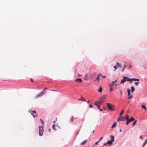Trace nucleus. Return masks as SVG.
I'll list each match as a JSON object with an SVG mask.
<instances>
[{
    "label": "nucleus",
    "mask_w": 147,
    "mask_h": 147,
    "mask_svg": "<svg viewBox=\"0 0 147 147\" xmlns=\"http://www.w3.org/2000/svg\"><path fill=\"white\" fill-rule=\"evenodd\" d=\"M78 134V132H77L76 134V135H77Z\"/></svg>",
    "instance_id": "51"
},
{
    "label": "nucleus",
    "mask_w": 147,
    "mask_h": 147,
    "mask_svg": "<svg viewBox=\"0 0 147 147\" xmlns=\"http://www.w3.org/2000/svg\"><path fill=\"white\" fill-rule=\"evenodd\" d=\"M132 80H134V81H139L140 80L139 79L136 78H132Z\"/></svg>",
    "instance_id": "20"
},
{
    "label": "nucleus",
    "mask_w": 147,
    "mask_h": 147,
    "mask_svg": "<svg viewBox=\"0 0 147 147\" xmlns=\"http://www.w3.org/2000/svg\"><path fill=\"white\" fill-rule=\"evenodd\" d=\"M106 104L108 107V109L109 110L114 111V110L113 109L114 107V105L108 103H107Z\"/></svg>",
    "instance_id": "3"
},
{
    "label": "nucleus",
    "mask_w": 147,
    "mask_h": 147,
    "mask_svg": "<svg viewBox=\"0 0 147 147\" xmlns=\"http://www.w3.org/2000/svg\"><path fill=\"white\" fill-rule=\"evenodd\" d=\"M116 63H117V66H118L120 68H121V65L119 64V63H118L117 62H116Z\"/></svg>",
    "instance_id": "22"
},
{
    "label": "nucleus",
    "mask_w": 147,
    "mask_h": 147,
    "mask_svg": "<svg viewBox=\"0 0 147 147\" xmlns=\"http://www.w3.org/2000/svg\"><path fill=\"white\" fill-rule=\"evenodd\" d=\"M125 117H119L117 119V121H125Z\"/></svg>",
    "instance_id": "6"
},
{
    "label": "nucleus",
    "mask_w": 147,
    "mask_h": 147,
    "mask_svg": "<svg viewBox=\"0 0 147 147\" xmlns=\"http://www.w3.org/2000/svg\"><path fill=\"white\" fill-rule=\"evenodd\" d=\"M136 122H137L136 120L134 121V122H133V123H132L133 126L135 125L136 124Z\"/></svg>",
    "instance_id": "25"
},
{
    "label": "nucleus",
    "mask_w": 147,
    "mask_h": 147,
    "mask_svg": "<svg viewBox=\"0 0 147 147\" xmlns=\"http://www.w3.org/2000/svg\"><path fill=\"white\" fill-rule=\"evenodd\" d=\"M102 139V137H101L100 138L99 140L98 141L99 142L100 140H101Z\"/></svg>",
    "instance_id": "38"
},
{
    "label": "nucleus",
    "mask_w": 147,
    "mask_h": 147,
    "mask_svg": "<svg viewBox=\"0 0 147 147\" xmlns=\"http://www.w3.org/2000/svg\"><path fill=\"white\" fill-rule=\"evenodd\" d=\"M55 121H54L53 122V123H55Z\"/></svg>",
    "instance_id": "55"
},
{
    "label": "nucleus",
    "mask_w": 147,
    "mask_h": 147,
    "mask_svg": "<svg viewBox=\"0 0 147 147\" xmlns=\"http://www.w3.org/2000/svg\"><path fill=\"white\" fill-rule=\"evenodd\" d=\"M132 97V96H129L127 97V98L128 99H130Z\"/></svg>",
    "instance_id": "33"
},
{
    "label": "nucleus",
    "mask_w": 147,
    "mask_h": 147,
    "mask_svg": "<svg viewBox=\"0 0 147 147\" xmlns=\"http://www.w3.org/2000/svg\"><path fill=\"white\" fill-rule=\"evenodd\" d=\"M42 127V126H38V127L39 128V129H41Z\"/></svg>",
    "instance_id": "37"
},
{
    "label": "nucleus",
    "mask_w": 147,
    "mask_h": 147,
    "mask_svg": "<svg viewBox=\"0 0 147 147\" xmlns=\"http://www.w3.org/2000/svg\"><path fill=\"white\" fill-rule=\"evenodd\" d=\"M89 102H90V101H89V100L87 102V103H89Z\"/></svg>",
    "instance_id": "53"
},
{
    "label": "nucleus",
    "mask_w": 147,
    "mask_h": 147,
    "mask_svg": "<svg viewBox=\"0 0 147 147\" xmlns=\"http://www.w3.org/2000/svg\"><path fill=\"white\" fill-rule=\"evenodd\" d=\"M116 124H117V123L116 122H115L112 125V127H111V128H114V127H115L116 125Z\"/></svg>",
    "instance_id": "12"
},
{
    "label": "nucleus",
    "mask_w": 147,
    "mask_h": 147,
    "mask_svg": "<svg viewBox=\"0 0 147 147\" xmlns=\"http://www.w3.org/2000/svg\"><path fill=\"white\" fill-rule=\"evenodd\" d=\"M43 126H42V127L41 129H39V135L40 136H42L43 135Z\"/></svg>",
    "instance_id": "7"
},
{
    "label": "nucleus",
    "mask_w": 147,
    "mask_h": 147,
    "mask_svg": "<svg viewBox=\"0 0 147 147\" xmlns=\"http://www.w3.org/2000/svg\"><path fill=\"white\" fill-rule=\"evenodd\" d=\"M125 69V68H123V69H122V72H123V71H124V70Z\"/></svg>",
    "instance_id": "46"
},
{
    "label": "nucleus",
    "mask_w": 147,
    "mask_h": 147,
    "mask_svg": "<svg viewBox=\"0 0 147 147\" xmlns=\"http://www.w3.org/2000/svg\"><path fill=\"white\" fill-rule=\"evenodd\" d=\"M99 142L98 141L97 142H96L95 143V145H96Z\"/></svg>",
    "instance_id": "41"
},
{
    "label": "nucleus",
    "mask_w": 147,
    "mask_h": 147,
    "mask_svg": "<svg viewBox=\"0 0 147 147\" xmlns=\"http://www.w3.org/2000/svg\"><path fill=\"white\" fill-rule=\"evenodd\" d=\"M141 107L142 108L144 109L145 110H146V108L145 105H142L141 106Z\"/></svg>",
    "instance_id": "16"
},
{
    "label": "nucleus",
    "mask_w": 147,
    "mask_h": 147,
    "mask_svg": "<svg viewBox=\"0 0 147 147\" xmlns=\"http://www.w3.org/2000/svg\"><path fill=\"white\" fill-rule=\"evenodd\" d=\"M123 79L121 80V83H123L126 81V79L127 78V77L126 76H123Z\"/></svg>",
    "instance_id": "8"
},
{
    "label": "nucleus",
    "mask_w": 147,
    "mask_h": 147,
    "mask_svg": "<svg viewBox=\"0 0 147 147\" xmlns=\"http://www.w3.org/2000/svg\"><path fill=\"white\" fill-rule=\"evenodd\" d=\"M139 82H134V84L136 85L137 86L139 83Z\"/></svg>",
    "instance_id": "29"
},
{
    "label": "nucleus",
    "mask_w": 147,
    "mask_h": 147,
    "mask_svg": "<svg viewBox=\"0 0 147 147\" xmlns=\"http://www.w3.org/2000/svg\"><path fill=\"white\" fill-rule=\"evenodd\" d=\"M140 138L141 139H142V136H140Z\"/></svg>",
    "instance_id": "47"
},
{
    "label": "nucleus",
    "mask_w": 147,
    "mask_h": 147,
    "mask_svg": "<svg viewBox=\"0 0 147 147\" xmlns=\"http://www.w3.org/2000/svg\"><path fill=\"white\" fill-rule=\"evenodd\" d=\"M131 92H133L135 90L134 87L133 86H131Z\"/></svg>",
    "instance_id": "11"
},
{
    "label": "nucleus",
    "mask_w": 147,
    "mask_h": 147,
    "mask_svg": "<svg viewBox=\"0 0 147 147\" xmlns=\"http://www.w3.org/2000/svg\"><path fill=\"white\" fill-rule=\"evenodd\" d=\"M113 88H110V90L111 91H112L113 90Z\"/></svg>",
    "instance_id": "36"
},
{
    "label": "nucleus",
    "mask_w": 147,
    "mask_h": 147,
    "mask_svg": "<svg viewBox=\"0 0 147 147\" xmlns=\"http://www.w3.org/2000/svg\"><path fill=\"white\" fill-rule=\"evenodd\" d=\"M86 142H87V140H84V141L83 142H82L80 144L81 145H83Z\"/></svg>",
    "instance_id": "21"
},
{
    "label": "nucleus",
    "mask_w": 147,
    "mask_h": 147,
    "mask_svg": "<svg viewBox=\"0 0 147 147\" xmlns=\"http://www.w3.org/2000/svg\"><path fill=\"white\" fill-rule=\"evenodd\" d=\"M32 112L36 114L35 111H32Z\"/></svg>",
    "instance_id": "44"
},
{
    "label": "nucleus",
    "mask_w": 147,
    "mask_h": 147,
    "mask_svg": "<svg viewBox=\"0 0 147 147\" xmlns=\"http://www.w3.org/2000/svg\"><path fill=\"white\" fill-rule=\"evenodd\" d=\"M46 88H44V90H44V92H45V90L46 89Z\"/></svg>",
    "instance_id": "49"
},
{
    "label": "nucleus",
    "mask_w": 147,
    "mask_h": 147,
    "mask_svg": "<svg viewBox=\"0 0 147 147\" xmlns=\"http://www.w3.org/2000/svg\"><path fill=\"white\" fill-rule=\"evenodd\" d=\"M132 67V66L131 65H129V67H128V69H129V68H131Z\"/></svg>",
    "instance_id": "35"
},
{
    "label": "nucleus",
    "mask_w": 147,
    "mask_h": 147,
    "mask_svg": "<svg viewBox=\"0 0 147 147\" xmlns=\"http://www.w3.org/2000/svg\"><path fill=\"white\" fill-rule=\"evenodd\" d=\"M73 117H72L71 119V121H73Z\"/></svg>",
    "instance_id": "42"
},
{
    "label": "nucleus",
    "mask_w": 147,
    "mask_h": 147,
    "mask_svg": "<svg viewBox=\"0 0 147 147\" xmlns=\"http://www.w3.org/2000/svg\"><path fill=\"white\" fill-rule=\"evenodd\" d=\"M120 93L121 94V95H122L123 94V93H122V91H121L120 92Z\"/></svg>",
    "instance_id": "43"
},
{
    "label": "nucleus",
    "mask_w": 147,
    "mask_h": 147,
    "mask_svg": "<svg viewBox=\"0 0 147 147\" xmlns=\"http://www.w3.org/2000/svg\"><path fill=\"white\" fill-rule=\"evenodd\" d=\"M46 92H44V90L42 91L40 93L38 94L35 97L36 98H37L42 96Z\"/></svg>",
    "instance_id": "4"
},
{
    "label": "nucleus",
    "mask_w": 147,
    "mask_h": 147,
    "mask_svg": "<svg viewBox=\"0 0 147 147\" xmlns=\"http://www.w3.org/2000/svg\"><path fill=\"white\" fill-rule=\"evenodd\" d=\"M103 145L101 147H103Z\"/></svg>",
    "instance_id": "60"
},
{
    "label": "nucleus",
    "mask_w": 147,
    "mask_h": 147,
    "mask_svg": "<svg viewBox=\"0 0 147 147\" xmlns=\"http://www.w3.org/2000/svg\"><path fill=\"white\" fill-rule=\"evenodd\" d=\"M129 120L130 122H131L134 121V119L133 117H131L130 118Z\"/></svg>",
    "instance_id": "17"
},
{
    "label": "nucleus",
    "mask_w": 147,
    "mask_h": 147,
    "mask_svg": "<svg viewBox=\"0 0 147 147\" xmlns=\"http://www.w3.org/2000/svg\"><path fill=\"white\" fill-rule=\"evenodd\" d=\"M97 103H98V102H97V101L96 102H95V105L96 106H98V105H97Z\"/></svg>",
    "instance_id": "39"
},
{
    "label": "nucleus",
    "mask_w": 147,
    "mask_h": 147,
    "mask_svg": "<svg viewBox=\"0 0 147 147\" xmlns=\"http://www.w3.org/2000/svg\"><path fill=\"white\" fill-rule=\"evenodd\" d=\"M97 108L99 109V110H100V112L102 111V110H103L102 109H100V106H99V105H98V107H97Z\"/></svg>",
    "instance_id": "19"
},
{
    "label": "nucleus",
    "mask_w": 147,
    "mask_h": 147,
    "mask_svg": "<svg viewBox=\"0 0 147 147\" xmlns=\"http://www.w3.org/2000/svg\"><path fill=\"white\" fill-rule=\"evenodd\" d=\"M40 121H41V122H42V124H43V123H44V122H43V121H42V119H40Z\"/></svg>",
    "instance_id": "34"
},
{
    "label": "nucleus",
    "mask_w": 147,
    "mask_h": 147,
    "mask_svg": "<svg viewBox=\"0 0 147 147\" xmlns=\"http://www.w3.org/2000/svg\"><path fill=\"white\" fill-rule=\"evenodd\" d=\"M30 80L32 82H33V80L32 78L30 79Z\"/></svg>",
    "instance_id": "48"
},
{
    "label": "nucleus",
    "mask_w": 147,
    "mask_h": 147,
    "mask_svg": "<svg viewBox=\"0 0 147 147\" xmlns=\"http://www.w3.org/2000/svg\"><path fill=\"white\" fill-rule=\"evenodd\" d=\"M127 120V121H126V125H128L129 123L130 122V121H129V120Z\"/></svg>",
    "instance_id": "28"
},
{
    "label": "nucleus",
    "mask_w": 147,
    "mask_h": 147,
    "mask_svg": "<svg viewBox=\"0 0 147 147\" xmlns=\"http://www.w3.org/2000/svg\"><path fill=\"white\" fill-rule=\"evenodd\" d=\"M117 81V80H116L115 81H114V82H116Z\"/></svg>",
    "instance_id": "50"
},
{
    "label": "nucleus",
    "mask_w": 147,
    "mask_h": 147,
    "mask_svg": "<svg viewBox=\"0 0 147 147\" xmlns=\"http://www.w3.org/2000/svg\"><path fill=\"white\" fill-rule=\"evenodd\" d=\"M94 130L93 131H92V133H94Z\"/></svg>",
    "instance_id": "57"
},
{
    "label": "nucleus",
    "mask_w": 147,
    "mask_h": 147,
    "mask_svg": "<svg viewBox=\"0 0 147 147\" xmlns=\"http://www.w3.org/2000/svg\"><path fill=\"white\" fill-rule=\"evenodd\" d=\"M31 115H32L33 118H35V116L34 114L33 113H31Z\"/></svg>",
    "instance_id": "31"
},
{
    "label": "nucleus",
    "mask_w": 147,
    "mask_h": 147,
    "mask_svg": "<svg viewBox=\"0 0 147 147\" xmlns=\"http://www.w3.org/2000/svg\"><path fill=\"white\" fill-rule=\"evenodd\" d=\"M124 109L122 111H121V113L119 114V115L120 116L122 115V114H123V112L124 111Z\"/></svg>",
    "instance_id": "24"
},
{
    "label": "nucleus",
    "mask_w": 147,
    "mask_h": 147,
    "mask_svg": "<svg viewBox=\"0 0 147 147\" xmlns=\"http://www.w3.org/2000/svg\"><path fill=\"white\" fill-rule=\"evenodd\" d=\"M114 81H113L112 82V83H111V84H109V86L110 87H111L112 86H113L114 85Z\"/></svg>",
    "instance_id": "18"
},
{
    "label": "nucleus",
    "mask_w": 147,
    "mask_h": 147,
    "mask_svg": "<svg viewBox=\"0 0 147 147\" xmlns=\"http://www.w3.org/2000/svg\"><path fill=\"white\" fill-rule=\"evenodd\" d=\"M102 76L103 77V78H105V76Z\"/></svg>",
    "instance_id": "52"
},
{
    "label": "nucleus",
    "mask_w": 147,
    "mask_h": 147,
    "mask_svg": "<svg viewBox=\"0 0 147 147\" xmlns=\"http://www.w3.org/2000/svg\"><path fill=\"white\" fill-rule=\"evenodd\" d=\"M120 132H121V131H122V130H121V129H120Z\"/></svg>",
    "instance_id": "56"
},
{
    "label": "nucleus",
    "mask_w": 147,
    "mask_h": 147,
    "mask_svg": "<svg viewBox=\"0 0 147 147\" xmlns=\"http://www.w3.org/2000/svg\"><path fill=\"white\" fill-rule=\"evenodd\" d=\"M105 98V95H104L103 96L100 98V100L99 101H97V102L99 105L101 104L104 101V99Z\"/></svg>",
    "instance_id": "5"
},
{
    "label": "nucleus",
    "mask_w": 147,
    "mask_h": 147,
    "mask_svg": "<svg viewBox=\"0 0 147 147\" xmlns=\"http://www.w3.org/2000/svg\"><path fill=\"white\" fill-rule=\"evenodd\" d=\"M89 107L90 108H92L93 107L92 105L91 104H90L89 105Z\"/></svg>",
    "instance_id": "32"
},
{
    "label": "nucleus",
    "mask_w": 147,
    "mask_h": 147,
    "mask_svg": "<svg viewBox=\"0 0 147 147\" xmlns=\"http://www.w3.org/2000/svg\"><path fill=\"white\" fill-rule=\"evenodd\" d=\"M126 65L125 64V65H124V68H126Z\"/></svg>",
    "instance_id": "45"
},
{
    "label": "nucleus",
    "mask_w": 147,
    "mask_h": 147,
    "mask_svg": "<svg viewBox=\"0 0 147 147\" xmlns=\"http://www.w3.org/2000/svg\"><path fill=\"white\" fill-rule=\"evenodd\" d=\"M127 81H129L130 83H131L132 82L133 80H132V78H127Z\"/></svg>",
    "instance_id": "10"
},
{
    "label": "nucleus",
    "mask_w": 147,
    "mask_h": 147,
    "mask_svg": "<svg viewBox=\"0 0 147 147\" xmlns=\"http://www.w3.org/2000/svg\"><path fill=\"white\" fill-rule=\"evenodd\" d=\"M52 90V91H55V90Z\"/></svg>",
    "instance_id": "54"
},
{
    "label": "nucleus",
    "mask_w": 147,
    "mask_h": 147,
    "mask_svg": "<svg viewBox=\"0 0 147 147\" xmlns=\"http://www.w3.org/2000/svg\"><path fill=\"white\" fill-rule=\"evenodd\" d=\"M78 100L85 101H86L85 99L84 98H82V96H81V98H80L78 99Z\"/></svg>",
    "instance_id": "14"
},
{
    "label": "nucleus",
    "mask_w": 147,
    "mask_h": 147,
    "mask_svg": "<svg viewBox=\"0 0 147 147\" xmlns=\"http://www.w3.org/2000/svg\"><path fill=\"white\" fill-rule=\"evenodd\" d=\"M55 125L54 124L52 126V127L53 129L56 131L57 130V129L55 127Z\"/></svg>",
    "instance_id": "15"
},
{
    "label": "nucleus",
    "mask_w": 147,
    "mask_h": 147,
    "mask_svg": "<svg viewBox=\"0 0 147 147\" xmlns=\"http://www.w3.org/2000/svg\"><path fill=\"white\" fill-rule=\"evenodd\" d=\"M110 137L111 139L110 140H108L107 142V144L109 145H111L113 142L114 141V137L113 136L111 135Z\"/></svg>",
    "instance_id": "1"
},
{
    "label": "nucleus",
    "mask_w": 147,
    "mask_h": 147,
    "mask_svg": "<svg viewBox=\"0 0 147 147\" xmlns=\"http://www.w3.org/2000/svg\"><path fill=\"white\" fill-rule=\"evenodd\" d=\"M113 67L115 69L114 71L117 68V65L115 66H114Z\"/></svg>",
    "instance_id": "30"
},
{
    "label": "nucleus",
    "mask_w": 147,
    "mask_h": 147,
    "mask_svg": "<svg viewBox=\"0 0 147 147\" xmlns=\"http://www.w3.org/2000/svg\"><path fill=\"white\" fill-rule=\"evenodd\" d=\"M82 80L80 78H77L75 80V82H82Z\"/></svg>",
    "instance_id": "9"
},
{
    "label": "nucleus",
    "mask_w": 147,
    "mask_h": 147,
    "mask_svg": "<svg viewBox=\"0 0 147 147\" xmlns=\"http://www.w3.org/2000/svg\"><path fill=\"white\" fill-rule=\"evenodd\" d=\"M57 118H56V119H55L56 120H57Z\"/></svg>",
    "instance_id": "59"
},
{
    "label": "nucleus",
    "mask_w": 147,
    "mask_h": 147,
    "mask_svg": "<svg viewBox=\"0 0 147 147\" xmlns=\"http://www.w3.org/2000/svg\"><path fill=\"white\" fill-rule=\"evenodd\" d=\"M125 119L126 120H129V116L128 115H127L126 117H125Z\"/></svg>",
    "instance_id": "26"
},
{
    "label": "nucleus",
    "mask_w": 147,
    "mask_h": 147,
    "mask_svg": "<svg viewBox=\"0 0 147 147\" xmlns=\"http://www.w3.org/2000/svg\"><path fill=\"white\" fill-rule=\"evenodd\" d=\"M91 76L90 75L89 73H87L85 75V78L84 80H85L87 81L89 80L91 78Z\"/></svg>",
    "instance_id": "2"
},
{
    "label": "nucleus",
    "mask_w": 147,
    "mask_h": 147,
    "mask_svg": "<svg viewBox=\"0 0 147 147\" xmlns=\"http://www.w3.org/2000/svg\"><path fill=\"white\" fill-rule=\"evenodd\" d=\"M127 92L128 93V95L129 96L131 94L130 90L129 89H127Z\"/></svg>",
    "instance_id": "13"
},
{
    "label": "nucleus",
    "mask_w": 147,
    "mask_h": 147,
    "mask_svg": "<svg viewBox=\"0 0 147 147\" xmlns=\"http://www.w3.org/2000/svg\"><path fill=\"white\" fill-rule=\"evenodd\" d=\"M99 75L98 74L97 75V77L96 78V79L98 81L99 80Z\"/></svg>",
    "instance_id": "27"
},
{
    "label": "nucleus",
    "mask_w": 147,
    "mask_h": 147,
    "mask_svg": "<svg viewBox=\"0 0 147 147\" xmlns=\"http://www.w3.org/2000/svg\"><path fill=\"white\" fill-rule=\"evenodd\" d=\"M107 144V142L106 143H104L103 144V146H106Z\"/></svg>",
    "instance_id": "40"
},
{
    "label": "nucleus",
    "mask_w": 147,
    "mask_h": 147,
    "mask_svg": "<svg viewBox=\"0 0 147 147\" xmlns=\"http://www.w3.org/2000/svg\"><path fill=\"white\" fill-rule=\"evenodd\" d=\"M50 129H49V131L50 132Z\"/></svg>",
    "instance_id": "58"
},
{
    "label": "nucleus",
    "mask_w": 147,
    "mask_h": 147,
    "mask_svg": "<svg viewBox=\"0 0 147 147\" xmlns=\"http://www.w3.org/2000/svg\"><path fill=\"white\" fill-rule=\"evenodd\" d=\"M98 91L99 92H100V93L102 92V87H101V86L100 87V88L99 89H98Z\"/></svg>",
    "instance_id": "23"
}]
</instances>
